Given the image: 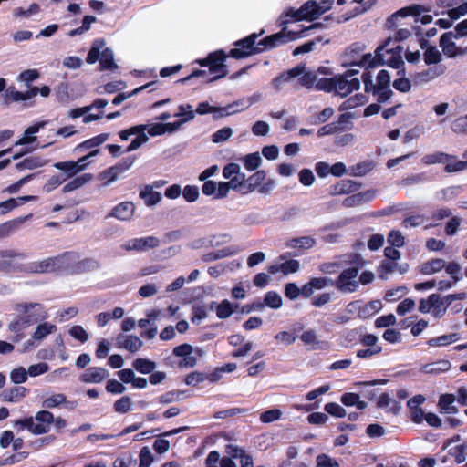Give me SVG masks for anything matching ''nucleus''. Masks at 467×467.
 <instances>
[{"label":"nucleus","mask_w":467,"mask_h":467,"mask_svg":"<svg viewBox=\"0 0 467 467\" xmlns=\"http://www.w3.org/2000/svg\"><path fill=\"white\" fill-rule=\"evenodd\" d=\"M288 23L289 20H281L279 22V26H282V29L275 34L265 36V51L271 50L296 39L306 37L308 36V31L323 27V24L317 22L311 24L307 27L300 26V29L298 30H287L286 25Z\"/></svg>","instance_id":"nucleus-1"},{"label":"nucleus","mask_w":467,"mask_h":467,"mask_svg":"<svg viewBox=\"0 0 467 467\" xmlns=\"http://www.w3.org/2000/svg\"><path fill=\"white\" fill-rule=\"evenodd\" d=\"M261 35H263V29L258 34L254 33L235 41L234 43V47L229 51L230 57L239 60L258 54L260 52L258 46L263 45V40L256 43V39Z\"/></svg>","instance_id":"nucleus-2"},{"label":"nucleus","mask_w":467,"mask_h":467,"mask_svg":"<svg viewBox=\"0 0 467 467\" xmlns=\"http://www.w3.org/2000/svg\"><path fill=\"white\" fill-rule=\"evenodd\" d=\"M230 57L224 50L219 49L208 54L209 72L213 77L207 78L208 82L216 81L228 75L227 66L224 64L226 58Z\"/></svg>","instance_id":"nucleus-3"},{"label":"nucleus","mask_w":467,"mask_h":467,"mask_svg":"<svg viewBox=\"0 0 467 467\" xmlns=\"http://www.w3.org/2000/svg\"><path fill=\"white\" fill-rule=\"evenodd\" d=\"M25 258L23 253H18L13 249L0 251V272L5 274L24 273L26 274V264H18L15 262V258Z\"/></svg>","instance_id":"nucleus-4"},{"label":"nucleus","mask_w":467,"mask_h":467,"mask_svg":"<svg viewBox=\"0 0 467 467\" xmlns=\"http://www.w3.org/2000/svg\"><path fill=\"white\" fill-rule=\"evenodd\" d=\"M37 304L26 303L23 305L25 315L18 316L15 320L9 323L8 329L15 334L13 337L14 342L22 340L25 337L24 330L36 322V319H32L30 315L26 313L34 308Z\"/></svg>","instance_id":"nucleus-5"},{"label":"nucleus","mask_w":467,"mask_h":467,"mask_svg":"<svg viewBox=\"0 0 467 467\" xmlns=\"http://www.w3.org/2000/svg\"><path fill=\"white\" fill-rule=\"evenodd\" d=\"M335 94L345 98L353 91L358 90L360 88V81L358 78L348 79L343 74L335 75Z\"/></svg>","instance_id":"nucleus-6"},{"label":"nucleus","mask_w":467,"mask_h":467,"mask_svg":"<svg viewBox=\"0 0 467 467\" xmlns=\"http://www.w3.org/2000/svg\"><path fill=\"white\" fill-rule=\"evenodd\" d=\"M4 91L3 101L5 105H10L11 103L17 101L28 100L38 94L36 87L30 88V89L26 92H21L16 90L14 86H10L7 88H5Z\"/></svg>","instance_id":"nucleus-7"},{"label":"nucleus","mask_w":467,"mask_h":467,"mask_svg":"<svg viewBox=\"0 0 467 467\" xmlns=\"http://www.w3.org/2000/svg\"><path fill=\"white\" fill-rule=\"evenodd\" d=\"M390 40L388 39L385 44L380 45L375 50V56H372L371 53L364 54L362 56H359L358 58V64L357 66L358 67H366V68H373L379 66L385 65L384 57L382 55V50L386 48V47L389 45V42Z\"/></svg>","instance_id":"nucleus-8"},{"label":"nucleus","mask_w":467,"mask_h":467,"mask_svg":"<svg viewBox=\"0 0 467 467\" xmlns=\"http://www.w3.org/2000/svg\"><path fill=\"white\" fill-rule=\"evenodd\" d=\"M160 243L161 242L159 238L155 236L133 238L127 243L125 249L128 251L135 250L138 252L147 251L150 249L157 248L160 245Z\"/></svg>","instance_id":"nucleus-9"},{"label":"nucleus","mask_w":467,"mask_h":467,"mask_svg":"<svg viewBox=\"0 0 467 467\" xmlns=\"http://www.w3.org/2000/svg\"><path fill=\"white\" fill-rule=\"evenodd\" d=\"M362 186L361 182L344 179L333 184L329 188V194L332 196L349 194L358 192Z\"/></svg>","instance_id":"nucleus-10"},{"label":"nucleus","mask_w":467,"mask_h":467,"mask_svg":"<svg viewBox=\"0 0 467 467\" xmlns=\"http://www.w3.org/2000/svg\"><path fill=\"white\" fill-rule=\"evenodd\" d=\"M78 254L74 252H64L58 255L51 256L54 273L66 272L70 274L72 259H78Z\"/></svg>","instance_id":"nucleus-11"},{"label":"nucleus","mask_w":467,"mask_h":467,"mask_svg":"<svg viewBox=\"0 0 467 467\" xmlns=\"http://www.w3.org/2000/svg\"><path fill=\"white\" fill-rule=\"evenodd\" d=\"M334 0H322V5L315 0H309L305 4H307V8L305 10V14L307 16V21H313L318 18L320 16L328 11L333 4Z\"/></svg>","instance_id":"nucleus-12"},{"label":"nucleus","mask_w":467,"mask_h":467,"mask_svg":"<svg viewBox=\"0 0 467 467\" xmlns=\"http://www.w3.org/2000/svg\"><path fill=\"white\" fill-rule=\"evenodd\" d=\"M444 72L445 67L442 65L430 67L425 70L415 73L412 76V79L416 85H420L433 80L434 78L443 75Z\"/></svg>","instance_id":"nucleus-13"},{"label":"nucleus","mask_w":467,"mask_h":467,"mask_svg":"<svg viewBox=\"0 0 467 467\" xmlns=\"http://www.w3.org/2000/svg\"><path fill=\"white\" fill-rule=\"evenodd\" d=\"M330 285L333 282L327 277H312L309 281L301 287V295L304 297H310L315 290H321Z\"/></svg>","instance_id":"nucleus-14"},{"label":"nucleus","mask_w":467,"mask_h":467,"mask_svg":"<svg viewBox=\"0 0 467 467\" xmlns=\"http://www.w3.org/2000/svg\"><path fill=\"white\" fill-rule=\"evenodd\" d=\"M35 419L36 420V423H35V435H40L49 431L54 421V415L48 410H40L36 414Z\"/></svg>","instance_id":"nucleus-15"},{"label":"nucleus","mask_w":467,"mask_h":467,"mask_svg":"<svg viewBox=\"0 0 467 467\" xmlns=\"http://www.w3.org/2000/svg\"><path fill=\"white\" fill-rule=\"evenodd\" d=\"M32 213L23 216L17 217L13 220L6 221L0 224V240L9 237L15 232L19 230L25 222L32 218Z\"/></svg>","instance_id":"nucleus-16"},{"label":"nucleus","mask_w":467,"mask_h":467,"mask_svg":"<svg viewBox=\"0 0 467 467\" xmlns=\"http://www.w3.org/2000/svg\"><path fill=\"white\" fill-rule=\"evenodd\" d=\"M107 377H109L107 369L100 367H90L80 375L79 379L84 383H100Z\"/></svg>","instance_id":"nucleus-17"},{"label":"nucleus","mask_w":467,"mask_h":467,"mask_svg":"<svg viewBox=\"0 0 467 467\" xmlns=\"http://www.w3.org/2000/svg\"><path fill=\"white\" fill-rule=\"evenodd\" d=\"M135 212V205L132 202H122L117 204L109 213V217H114L119 220H130Z\"/></svg>","instance_id":"nucleus-18"},{"label":"nucleus","mask_w":467,"mask_h":467,"mask_svg":"<svg viewBox=\"0 0 467 467\" xmlns=\"http://www.w3.org/2000/svg\"><path fill=\"white\" fill-rule=\"evenodd\" d=\"M29 393V389L23 386H15L5 389L1 393L3 401L19 402Z\"/></svg>","instance_id":"nucleus-19"},{"label":"nucleus","mask_w":467,"mask_h":467,"mask_svg":"<svg viewBox=\"0 0 467 467\" xmlns=\"http://www.w3.org/2000/svg\"><path fill=\"white\" fill-rule=\"evenodd\" d=\"M300 268V263L296 259H289L285 260L283 263L272 265L268 267V272L272 275H275L278 272H281L285 275L289 274H294L297 272Z\"/></svg>","instance_id":"nucleus-20"},{"label":"nucleus","mask_w":467,"mask_h":467,"mask_svg":"<svg viewBox=\"0 0 467 467\" xmlns=\"http://www.w3.org/2000/svg\"><path fill=\"white\" fill-rule=\"evenodd\" d=\"M54 273V266L51 257L41 261L30 262L26 264V274H47Z\"/></svg>","instance_id":"nucleus-21"},{"label":"nucleus","mask_w":467,"mask_h":467,"mask_svg":"<svg viewBox=\"0 0 467 467\" xmlns=\"http://www.w3.org/2000/svg\"><path fill=\"white\" fill-rule=\"evenodd\" d=\"M76 260L77 259H72L71 261L70 275H79L87 273L98 268L99 266L98 262L92 258H85L80 261Z\"/></svg>","instance_id":"nucleus-22"},{"label":"nucleus","mask_w":467,"mask_h":467,"mask_svg":"<svg viewBox=\"0 0 467 467\" xmlns=\"http://www.w3.org/2000/svg\"><path fill=\"white\" fill-rule=\"evenodd\" d=\"M377 407L379 409H387L388 413L398 415L401 406L399 401L392 400L389 393H381L377 401Z\"/></svg>","instance_id":"nucleus-23"},{"label":"nucleus","mask_w":467,"mask_h":467,"mask_svg":"<svg viewBox=\"0 0 467 467\" xmlns=\"http://www.w3.org/2000/svg\"><path fill=\"white\" fill-rule=\"evenodd\" d=\"M109 138V133H100L95 137H92L85 141L77 145L74 151L83 152L86 150H90L103 144Z\"/></svg>","instance_id":"nucleus-24"},{"label":"nucleus","mask_w":467,"mask_h":467,"mask_svg":"<svg viewBox=\"0 0 467 467\" xmlns=\"http://www.w3.org/2000/svg\"><path fill=\"white\" fill-rule=\"evenodd\" d=\"M139 196L149 207L156 205L161 200V194L159 192L153 191L152 186L150 184H146L140 189Z\"/></svg>","instance_id":"nucleus-25"},{"label":"nucleus","mask_w":467,"mask_h":467,"mask_svg":"<svg viewBox=\"0 0 467 467\" xmlns=\"http://www.w3.org/2000/svg\"><path fill=\"white\" fill-rule=\"evenodd\" d=\"M445 267V261L441 258H432L419 265V272L422 275H433Z\"/></svg>","instance_id":"nucleus-26"},{"label":"nucleus","mask_w":467,"mask_h":467,"mask_svg":"<svg viewBox=\"0 0 467 467\" xmlns=\"http://www.w3.org/2000/svg\"><path fill=\"white\" fill-rule=\"evenodd\" d=\"M453 36L452 32H446L440 37V47L442 48L444 54L449 57H453L457 55V46L453 41H451Z\"/></svg>","instance_id":"nucleus-27"},{"label":"nucleus","mask_w":467,"mask_h":467,"mask_svg":"<svg viewBox=\"0 0 467 467\" xmlns=\"http://www.w3.org/2000/svg\"><path fill=\"white\" fill-rule=\"evenodd\" d=\"M47 162H48L47 160L43 159L39 156H30V157L25 158L23 161L17 162L16 164V168L18 171H23L26 169L34 170V169L45 166Z\"/></svg>","instance_id":"nucleus-28"},{"label":"nucleus","mask_w":467,"mask_h":467,"mask_svg":"<svg viewBox=\"0 0 467 467\" xmlns=\"http://www.w3.org/2000/svg\"><path fill=\"white\" fill-rule=\"evenodd\" d=\"M307 4H304L300 8L294 9L292 7L288 8L285 11L282 16L279 17L278 22L281 20H289V23L292 21H302L306 20L307 16L305 14V10L307 8Z\"/></svg>","instance_id":"nucleus-29"},{"label":"nucleus","mask_w":467,"mask_h":467,"mask_svg":"<svg viewBox=\"0 0 467 467\" xmlns=\"http://www.w3.org/2000/svg\"><path fill=\"white\" fill-rule=\"evenodd\" d=\"M362 50L363 47H361L358 43H353L351 46H349L344 55V66L358 65L360 52Z\"/></svg>","instance_id":"nucleus-30"},{"label":"nucleus","mask_w":467,"mask_h":467,"mask_svg":"<svg viewBox=\"0 0 467 467\" xmlns=\"http://www.w3.org/2000/svg\"><path fill=\"white\" fill-rule=\"evenodd\" d=\"M451 368V363L448 360H438L436 362L425 364L421 368V371L426 374L438 375L446 372Z\"/></svg>","instance_id":"nucleus-31"},{"label":"nucleus","mask_w":467,"mask_h":467,"mask_svg":"<svg viewBox=\"0 0 467 467\" xmlns=\"http://www.w3.org/2000/svg\"><path fill=\"white\" fill-rule=\"evenodd\" d=\"M316 244L314 238L310 236H301L291 238L286 242V246L290 248H297L299 250H306L312 248Z\"/></svg>","instance_id":"nucleus-32"},{"label":"nucleus","mask_w":467,"mask_h":467,"mask_svg":"<svg viewBox=\"0 0 467 467\" xmlns=\"http://www.w3.org/2000/svg\"><path fill=\"white\" fill-rule=\"evenodd\" d=\"M444 171L447 173L459 172L467 169V161H461L456 155L449 154L448 161L444 164Z\"/></svg>","instance_id":"nucleus-33"},{"label":"nucleus","mask_w":467,"mask_h":467,"mask_svg":"<svg viewBox=\"0 0 467 467\" xmlns=\"http://www.w3.org/2000/svg\"><path fill=\"white\" fill-rule=\"evenodd\" d=\"M300 339L306 345H317L312 347L313 349H326L328 348V343L327 341L319 342L317 340V335L314 330H306L303 332L300 336Z\"/></svg>","instance_id":"nucleus-34"},{"label":"nucleus","mask_w":467,"mask_h":467,"mask_svg":"<svg viewBox=\"0 0 467 467\" xmlns=\"http://www.w3.org/2000/svg\"><path fill=\"white\" fill-rule=\"evenodd\" d=\"M53 166L57 170L65 171L67 177H73L83 171V166L81 165L80 167L79 164L75 163L74 161H58L54 163Z\"/></svg>","instance_id":"nucleus-35"},{"label":"nucleus","mask_w":467,"mask_h":467,"mask_svg":"<svg viewBox=\"0 0 467 467\" xmlns=\"http://www.w3.org/2000/svg\"><path fill=\"white\" fill-rule=\"evenodd\" d=\"M460 339V336L458 333H451L449 335H442L437 337L430 338L427 341V344L430 347H444L448 346L451 343H454Z\"/></svg>","instance_id":"nucleus-36"},{"label":"nucleus","mask_w":467,"mask_h":467,"mask_svg":"<svg viewBox=\"0 0 467 467\" xmlns=\"http://www.w3.org/2000/svg\"><path fill=\"white\" fill-rule=\"evenodd\" d=\"M99 64L101 69L103 70H114L118 67L117 64L114 61V54L113 51L109 47H106L102 50Z\"/></svg>","instance_id":"nucleus-37"},{"label":"nucleus","mask_w":467,"mask_h":467,"mask_svg":"<svg viewBox=\"0 0 467 467\" xmlns=\"http://www.w3.org/2000/svg\"><path fill=\"white\" fill-rule=\"evenodd\" d=\"M336 286L342 292H355L358 283L351 280L341 272L336 281Z\"/></svg>","instance_id":"nucleus-38"},{"label":"nucleus","mask_w":467,"mask_h":467,"mask_svg":"<svg viewBox=\"0 0 467 467\" xmlns=\"http://www.w3.org/2000/svg\"><path fill=\"white\" fill-rule=\"evenodd\" d=\"M92 179V174L85 173L80 176L75 177L73 180L64 185L63 192H69L82 187Z\"/></svg>","instance_id":"nucleus-39"},{"label":"nucleus","mask_w":467,"mask_h":467,"mask_svg":"<svg viewBox=\"0 0 467 467\" xmlns=\"http://www.w3.org/2000/svg\"><path fill=\"white\" fill-rule=\"evenodd\" d=\"M132 367L141 374H150L156 368V363L147 358H138L132 362Z\"/></svg>","instance_id":"nucleus-40"},{"label":"nucleus","mask_w":467,"mask_h":467,"mask_svg":"<svg viewBox=\"0 0 467 467\" xmlns=\"http://www.w3.org/2000/svg\"><path fill=\"white\" fill-rule=\"evenodd\" d=\"M432 315L437 317H442L446 312V306H444V300L439 294H431L429 296Z\"/></svg>","instance_id":"nucleus-41"},{"label":"nucleus","mask_w":467,"mask_h":467,"mask_svg":"<svg viewBox=\"0 0 467 467\" xmlns=\"http://www.w3.org/2000/svg\"><path fill=\"white\" fill-rule=\"evenodd\" d=\"M323 42V37L318 36L309 41H306L305 42L304 44L296 47L293 51H292V55L294 57H296V56H299V55H302V54H306V53H309L311 51H313L316 47V46L319 43H322Z\"/></svg>","instance_id":"nucleus-42"},{"label":"nucleus","mask_w":467,"mask_h":467,"mask_svg":"<svg viewBox=\"0 0 467 467\" xmlns=\"http://www.w3.org/2000/svg\"><path fill=\"white\" fill-rule=\"evenodd\" d=\"M105 41L104 39H96L86 57V61L88 64H94L100 58V49L104 47Z\"/></svg>","instance_id":"nucleus-43"},{"label":"nucleus","mask_w":467,"mask_h":467,"mask_svg":"<svg viewBox=\"0 0 467 467\" xmlns=\"http://www.w3.org/2000/svg\"><path fill=\"white\" fill-rule=\"evenodd\" d=\"M64 403H67V396L63 393H57L43 400L42 406L46 409H54ZM67 404L73 405L74 402L68 401Z\"/></svg>","instance_id":"nucleus-44"},{"label":"nucleus","mask_w":467,"mask_h":467,"mask_svg":"<svg viewBox=\"0 0 467 467\" xmlns=\"http://www.w3.org/2000/svg\"><path fill=\"white\" fill-rule=\"evenodd\" d=\"M140 126H141V130L138 131V133L135 134L136 138L131 140V142L126 148L125 152L133 151L148 141L149 138L145 133L147 126L143 124H140Z\"/></svg>","instance_id":"nucleus-45"},{"label":"nucleus","mask_w":467,"mask_h":467,"mask_svg":"<svg viewBox=\"0 0 467 467\" xmlns=\"http://www.w3.org/2000/svg\"><path fill=\"white\" fill-rule=\"evenodd\" d=\"M449 154L442 151H435L433 153L426 154L421 159L425 165H432L437 163L445 164L448 161Z\"/></svg>","instance_id":"nucleus-46"},{"label":"nucleus","mask_w":467,"mask_h":467,"mask_svg":"<svg viewBox=\"0 0 467 467\" xmlns=\"http://www.w3.org/2000/svg\"><path fill=\"white\" fill-rule=\"evenodd\" d=\"M427 11V8L421 5H412L410 6H406L398 10L394 16L406 17L409 16H412L414 17H418L421 15L422 12Z\"/></svg>","instance_id":"nucleus-47"},{"label":"nucleus","mask_w":467,"mask_h":467,"mask_svg":"<svg viewBox=\"0 0 467 467\" xmlns=\"http://www.w3.org/2000/svg\"><path fill=\"white\" fill-rule=\"evenodd\" d=\"M44 126V123L35 124L30 127H28L25 130V135L21 139L18 140V141L16 143V145H25V144H30L36 140V137L32 136L35 133H37L39 131V129Z\"/></svg>","instance_id":"nucleus-48"},{"label":"nucleus","mask_w":467,"mask_h":467,"mask_svg":"<svg viewBox=\"0 0 467 467\" xmlns=\"http://www.w3.org/2000/svg\"><path fill=\"white\" fill-rule=\"evenodd\" d=\"M142 341L134 335H128L124 337L123 342L120 343V346L130 352H137L142 347Z\"/></svg>","instance_id":"nucleus-49"},{"label":"nucleus","mask_w":467,"mask_h":467,"mask_svg":"<svg viewBox=\"0 0 467 467\" xmlns=\"http://www.w3.org/2000/svg\"><path fill=\"white\" fill-rule=\"evenodd\" d=\"M351 257L353 258L351 260V263H353L354 265L343 270L342 273L348 278L353 280L354 278L357 277L358 271L363 267V262L360 256L357 254H353Z\"/></svg>","instance_id":"nucleus-50"},{"label":"nucleus","mask_w":467,"mask_h":467,"mask_svg":"<svg viewBox=\"0 0 467 467\" xmlns=\"http://www.w3.org/2000/svg\"><path fill=\"white\" fill-rule=\"evenodd\" d=\"M235 253L234 249L231 247H224L221 250L210 252L202 256L203 262H212L218 259H222L230 256Z\"/></svg>","instance_id":"nucleus-51"},{"label":"nucleus","mask_w":467,"mask_h":467,"mask_svg":"<svg viewBox=\"0 0 467 467\" xmlns=\"http://www.w3.org/2000/svg\"><path fill=\"white\" fill-rule=\"evenodd\" d=\"M441 53L436 47H428L423 53V59L426 65H436L441 61Z\"/></svg>","instance_id":"nucleus-52"},{"label":"nucleus","mask_w":467,"mask_h":467,"mask_svg":"<svg viewBox=\"0 0 467 467\" xmlns=\"http://www.w3.org/2000/svg\"><path fill=\"white\" fill-rule=\"evenodd\" d=\"M57 330V327L51 323L45 322L36 327V329L33 335L35 340H42L47 335L54 333Z\"/></svg>","instance_id":"nucleus-53"},{"label":"nucleus","mask_w":467,"mask_h":467,"mask_svg":"<svg viewBox=\"0 0 467 467\" xmlns=\"http://www.w3.org/2000/svg\"><path fill=\"white\" fill-rule=\"evenodd\" d=\"M13 426L17 431H22L26 429L31 433L35 434V422L33 417L16 420L13 422Z\"/></svg>","instance_id":"nucleus-54"},{"label":"nucleus","mask_w":467,"mask_h":467,"mask_svg":"<svg viewBox=\"0 0 467 467\" xmlns=\"http://www.w3.org/2000/svg\"><path fill=\"white\" fill-rule=\"evenodd\" d=\"M335 86V76L332 78H322L317 79L315 84V89L319 91H325L327 93L334 92Z\"/></svg>","instance_id":"nucleus-55"},{"label":"nucleus","mask_w":467,"mask_h":467,"mask_svg":"<svg viewBox=\"0 0 467 467\" xmlns=\"http://www.w3.org/2000/svg\"><path fill=\"white\" fill-rule=\"evenodd\" d=\"M282 304L283 300L278 293L275 291H269L266 294H265V306L277 309L281 307Z\"/></svg>","instance_id":"nucleus-56"},{"label":"nucleus","mask_w":467,"mask_h":467,"mask_svg":"<svg viewBox=\"0 0 467 467\" xmlns=\"http://www.w3.org/2000/svg\"><path fill=\"white\" fill-rule=\"evenodd\" d=\"M234 312V305L226 299L223 300L216 307V316L221 319L229 317Z\"/></svg>","instance_id":"nucleus-57"},{"label":"nucleus","mask_w":467,"mask_h":467,"mask_svg":"<svg viewBox=\"0 0 467 467\" xmlns=\"http://www.w3.org/2000/svg\"><path fill=\"white\" fill-rule=\"evenodd\" d=\"M463 191L462 186L461 185H454L450 186L447 188H444L441 191V199L442 201H451L455 199L460 193H462Z\"/></svg>","instance_id":"nucleus-58"},{"label":"nucleus","mask_w":467,"mask_h":467,"mask_svg":"<svg viewBox=\"0 0 467 467\" xmlns=\"http://www.w3.org/2000/svg\"><path fill=\"white\" fill-rule=\"evenodd\" d=\"M132 401L129 396H122L114 402V410L118 413H127L130 410Z\"/></svg>","instance_id":"nucleus-59"},{"label":"nucleus","mask_w":467,"mask_h":467,"mask_svg":"<svg viewBox=\"0 0 467 467\" xmlns=\"http://www.w3.org/2000/svg\"><path fill=\"white\" fill-rule=\"evenodd\" d=\"M377 84H375V92L379 89L390 87V75L388 70L381 69L376 78Z\"/></svg>","instance_id":"nucleus-60"},{"label":"nucleus","mask_w":467,"mask_h":467,"mask_svg":"<svg viewBox=\"0 0 467 467\" xmlns=\"http://www.w3.org/2000/svg\"><path fill=\"white\" fill-rule=\"evenodd\" d=\"M444 269H445L446 273L451 275V277L453 280V283H457L462 278V276L461 275L462 268L458 263H456L454 261H451L448 264L445 263Z\"/></svg>","instance_id":"nucleus-61"},{"label":"nucleus","mask_w":467,"mask_h":467,"mask_svg":"<svg viewBox=\"0 0 467 467\" xmlns=\"http://www.w3.org/2000/svg\"><path fill=\"white\" fill-rule=\"evenodd\" d=\"M183 394L181 390H170L158 397V401L161 404H170L178 401Z\"/></svg>","instance_id":"nucleus-62"},{"label":"nucleus","mask_w":467,"mask_h":467,"mask_svg":"<svg viewBox=\"0 0 467 467\" xmlns=\"http://www.w3.org/2000/svg\"><path fill=\"white\" fill-rule=\"evenodd\" d=\"M260 164L261 157L259 152L248 154L244 158V168L248 171H254L260 166Z\"/></svg>","instance_id":"nucleus-63"},{"label":"nucleus","mask_w":467,"mask_h":467,"mask_svg":"<svg viewBox=\"0 0 467 467\" xmlns=\"http://www.w3.org/2000/svg\"><path fill=\"white\" fill-rule=\"evenodd\" d=\"M387 240L390 246L393 247L400 248L405 244V238L398 230L390 231L388 234Z\"/></svg>","instance_id":"nucleus-64"}]
</instances>
